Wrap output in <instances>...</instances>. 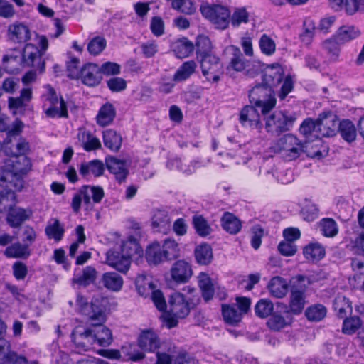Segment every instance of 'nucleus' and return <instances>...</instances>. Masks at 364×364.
<instances>
[{
    "mask_svg": "<svg viewBox=\"0 0 364 364\" xmlns=\"http://www.w3.org/2000/svg\"><path fill=\"white\" fill-rule=\"evenodd\" d=\"M106 300L98 295L94 296L90 304L82 296H78L77 303L82 314L87 316L91 326H76L72 333V341L78 353L87 351L93 346L108 347L113 341L112 331L102 323L106 321Z\"/></svg>",
    "mask_w": 364,
    "mask_h": 364,
    "instance_id": "nucleus-1",
    "label": "nucleus"
},
{
    "mask_svg": "<svg viewBox=\"0 0 364 364\" xmlns=\"http://www.w3.org/2000/svg\"><path fill=\"white\" fill-rule=\"evenodd\" d=\"M263 81L265 85H256L250 91L249 98L250 102L260 109L262 114L265 115L276 105L272 87L282 85L278 91V97L284 100L292 91L294 82L291 75L284 78L283 68L279 64L272 65L267 68Z\"/></svg>",
    "mask_w": 364,
    "mask_h": 364,
    "instance_id": "nucleus-2",
    "label": "nucleus"
},
{
    "mask_svg": "<svg viewBox=\"0 0 364 364\" xmlns=\"http://www.w3.org/2000/svg\"><path fill=\"white\" fill-rule=\"evenodd\" d=\"M141 237V230L137 225L134 235L130 234L126 240L121 243V254L119 252L110 250L107 252V264L122 273H126L131 264L132 258H141L143 250L139 243Z\"/></svg>",
    "mask_w": 364,
    "mask_h": 364,
    "instance_id": "nucleus-3",
    "label": "nucleus"
},
{
    "mask_svg": "<svg viewBox=\"0 0 364 364\" xmlns=\"http://www.w3.org/2000/svg\"><path fill=\"white\" fill-rule=\"evenodd\" d=\"M6 161V171L0 177L9 188H14L15 191H20L23 188V176L31 169V161L26 156H10Z\"/></svg>",
    "mask_w": 364,
    "mask_h": 364,
    "instance_id": "nucleus-4",
    "label": "nucleus"
},
{
    "mask_svg": "<svg viewBox=\"0 0 364 364\" xmlns=\"http://www.w3.org/2000/svg\"><path fill=\"white\" fill-rule=\"evenodd\" d=\"M178 244L171 239L163 242H154L147 246L145 257L149 264H159L176 258L179 254Z\"/></svg>",
    "mask_w": 364,
    "mask_h": 364,
    "instance_id": "nucleus-5",
    "label": "nucleus"
},
{
    "mask_svg": "<svg viewBox=\"0 0 364 364\" xmlns=\"http://www.w3.org/2000/svg\"><path fill=\"white\" fill-rule=\"evenodd\" d=\"M45 92L41 96L42 108L47 117L67 118L68 116L67 105L60 96L58 97L55 90L50 85L44 86Z\"/></svg>",
    "mask_w": 364,
    "mask_h": 364,
    "instance_id": "nucleus-6",
    "label": "nucleus"
},
{
    "mask_svg": "<svg viewBox=\"0 0 364 364\" xmlns=\"http://www.w3.org/2000/svg\"><path fill=\"white\" fill-rule=\"evenodd\" d=\"M272 149L285 160L292 161L299 157L304 152L305 145L296 136L288 134L279 138L272 145Z\"/></svg>",
    "mask_w": 364,
    "mask_h": 364,
    "instance_id": "nucleus-7",
    "label": "nucleus"
},
{
    "mask_svg": "<svg viewBox=\"0 0 364 364\" xmlns=\"http://www.w3.org/2000/svg\"><path fill=\"white\" fill-rule=\"evenodd\" d=\"M227 52L230 55L227 67L228 70L244 72L251 77H253L260 70L259 62L247 60L238 47L230 46L227 48Z\"/></svg>",
    "mask_w": 364,
    "mask_h": 364,
    "instance_id": "nucleus-8",
    "label": "nucleus"
},
{
    "mask_svg": "<svg viewBox=\"0 0 364 364\" xmlns=\"http://www.w3.org/2000/svg\"><path fill=\"white\" fill-rule=\"evenodd\" d=\"M188 300L181 292H174L171 295L168 300V314L166 316V325L169 328L177 325L178 318H183L189 314Z\"/></svg>",
    "mask_w": 364,
    "mask_h": 364,
    "instance_id": "nucleus-9",
    "label": "nucleus"
},
{
    "mask_svg": "<svg viewBox=\"0 0 364 364\" xmlns=\"http://www.w3.org/2000/svg\"><path fill=\"white\" fill-rule=\"evenodd\" d=\"M264 116L265 129L267 132L272 134H279L282 132L289 130L296 118L292 115L276 111L270 114Z\"/></svg>",
    "mask_w": 364,
    "mask_h": 364,
    "instance_id": "nucleus-10",
    "label": "nucleus"
},
{
    "mask_svg": "<svg viewBox=\"0 0 364 364\" xmlns=\"http://www.w3.org/2000/svg\"><path fill=\"white\" fill-rule=\"evenodd\" d=\"M202 15L214 23L217 28H226L230 23V11L226 6L219 4H205L200 6Z\"/></svg>",
    "mask_w": 364,
    "mask_h": 364,
    "instance_id": "nucleus-11",
    "label": "nucleus"
},
{
    "mask_svg": "<svg viewBox=\"0 0 364 364\" xmlns=\"http://www.w3.org/2000/svg\"><path fill=\"white\" fill-rule=\"evenodd\" d=\"M200 63L203 75L210 82H218L223 73L220 58L213 53L203 58H197Z\"/></svg>",
    "mask_w": 364,
    "mask_h": 364,
    "instance_id": "nucleus-12",
    "label": "nucleus"
},
{
    "mask_svg": "<svg viewBox=\"0 0 364 364\" xmlns=\"http://www.w3.org/2000/svg\"><path fill=\"white\" fill-rule=\"evenodd\" d=\"M36 42L40 48L33 43H27L22 53V63L26 66H35V63L41 61V57L48 48V43L46 36H36Z\"/></svg>",
    "mask_w": 364,
    "mask_h": 364,
    "instance_id": "nucleus-13",
    "label": "nucleus"
},
{
    "mask_svg": "<svg viewBox=\"0 0 364 364\" xmlns=\"http://www.w3.org/2000/svg\"><path fill=\"white\" fill-rule=\"evenodd\" d=\"M292 318L287 309V306L283 304L277 305V310L271 314L267 324L269 328L274 331H279L291 323Z\"/></svg>",
    "mask_w": 364,
    "mask_h": 364,
    "instance_id": "nucleus-14",
    "label": "nucleus"
},
{
    "mask_svg": "<svg viewBox=\"0 0 364 364\" xmlns=\"http://www.w3.org/2000/svg\"><path fill=\"white\" fill-rule=\"evenodd\" d=\"M139 347L144 351L154 353L162 348L165 343H161L157 333L153 330L143 331L137 339Z\"/></svg>",
    "mask_w": 364,
    "mask_h": 364,
    "instance_id": "nucleus-15",
    "label": "nucleus"
},
{
    "mask_svg": "<svg viewBox=\"0 0 364 364\" xmlns=\"http://www.w3.org/2000/svg\"><path fill=\"white\" fill-rule=\"evenodd\" d=\"M170 274L174 282L177 284L186 283L193 275L191 264L184 259L177 260L173 264Z\"/></svg>",
    "mask_w": 364,
    "mask_h": 364,
    "instance_id": "nucleus-16",
    "label": "nucleus"
},
{
    "mask_svg": "<svg viewBox=\"0 0 364 364\" xmlns=\"http://www.w3.org/2000/svg\"><path fill=\"white\" fill-rule=\"evenodd\" d=\"M318 123L321 137L333 136L339 125L337 116L331 112L321 114Z\"/></svg>",
    "mask_w": 364,
    "mask_h": 364,
    "instance_id": "nucleus-17",
    "label": "nucleus"
},
{
    "mask_svg": "<svg viewBox=\"0 0 364 364\" xmlns=\"http://www.w3.org/2000/svg\"><path fill=\"white\" fill-rule=\"evenodd\" d=\"M256 108L255 105H247L240 111V122L244 127L262 129V124L260 121V116Z\"/></svg>",
    "mask_w": 364,
    "mask_h": 364,
    "instance_id": "nucleus-18",
    "label": "nucleus"
},
{
    "mask_svg": "<svg viewBox=\"0 0 364 364\" xmlns=\"http://www.w3.org/2000/svg\"><path fill=\"white\" fill-rule=\"evenodd\" d=\"M8 38L14 43H24L27 42L31 36L28 26L21 22H15L8 27Z\"/></svg>",
    "mask_w": 364,
    "mask_h": 364,
    "instance_id": "nucleus-19",
    "label": "nucleus"
},
{
    "mask_svg": "<svg viewBox=\"0 0 364 364\" xmlns=\"http://www.w3.org/2000/svg\"><path fill=\"white\" fill-rule=\"evenodd\" d=\"M8 341H1L0 344V364H28V359L17 353L11 350Z\"/></svg>",
    "mask_w": 364,
    "mask_h": 364,
    "instance_id": "nucleus-20",
    "label": "nucleus"
},
{
    "mask_svg": "<svg viewBox=\"0 0 364 364\" xmlns=\"http://www.w3.org/2000/svg\"><path fill=\"white\" fill-rule=\"evenodd\" d=\"M328 4L333 10H343L350 16L364 10V0H328Z\"/></svg>",
    "mask_w": 364,
    "mask_h": 364,
    "instance_id": "nucleus-21",
    "label": "nucleus"
},
{
    "mask_svg": "<svg viewBox=\"0 0 364 364\" xmlns=\"http://www.w3.org/2000/svg\"><path fill=\"white\" fill-rule=\"evenodd\" d=\"M33 215L31 208L12 207L9 210L6 221L11 228H18Z\"/></svg>",
    "mask_w": 364,
    "mask_h": 364,
    "instance_id": "nucleus-22",
    "label": "nucleus"
},
{
    "mask_svg": "<svg viewBox=\"0 0 364 364\" xmlns=\"http://www.w3.org/2000/svg\"><path fill=\"white\" fill-rule=\"evenodd\" d=\"M341 45V44L333 36L321 42V53L326 56L328 62L336 63L339 61Z\"/></svg>",
    "mask_w": 364,
    "mask_h": 364,
    "instance_id": "nucleus-23",
    "label": "nucleus"
},
{
    "mask_svg": "<svg viewBox=\"0 0 364 364\" xmlns=\"http://www.w3.org/2000/svg\"><path fill=\"white\" fill-rule=\"evenodd\" d=\"M80 77L82 82L88 86L97 85L102 79L100 68L94 63L85 65L80 70Z\"/></svg>",
    "mask_w": 364,
    "mask_h": 364,
    "instance_id": "nucleus-24",
    "label": "nucleus"
},
{
    "mask_svg": "<svg viewBox=\"0 0 364 364\" xmlns=\"http://www.w3.org/2000/svg\"><path fill=\"white\" fill-rule=\"evenodd\" d=\"M106 165L109 171L115 176L119 183L125 180L128 174V167L124 161L110 157L107 159Z\"/></svg>",
    "mask_w": 364,
    "mask_h": 364,
    "instance_id": "nucleus-25",
    "label": "nucleus"
},
{
    "mask_svg": "<svg viewBox=\"0 0 364 364\" xmlns=\"http://www.w3.org/2000/svg\"><path fill=\"white\" fill-rule=\"evenodd\" d=\"M104 171V164L99 160H92L82 163L79 169L80 175L87 179L91 177H99L102 176Z\"/></svg>",
    "mask_w": 364,
    "mask_h": 364,
    "instance_id": "nucleus-26",
    "label": "nucleus"
},
{
    "mask_svg": "<svg viewBox=\"0 0 364 364\" xmlns=\"http://www.w3.org/2000/svg\"><path fill=\"white\" fill-rule=\"evenodd\" d=\"M304 289L293 287L291 290L289 301V313L299 314L301 313L306 304Z\"/></svg>",
    "mask_w": 364,
    "mask_h": 364,
    "instance_id": "nucleus-27",
    "label": "nucleus"
},
{
    "mask_svg": "<svg viewBox=\"0 0 364 364\" xmlns=\"http://www.w3.org/2000/svg\"><path fill=\"white\" fill-rule=\"evenodd\" d=\"M77 139L81 146L87 151L98 149L101 147L100 139L85 129H79Z\"/></svg>",
    "mask_w": 364,
    "mask_h": 364,
    "instance_id": "nucleus-28",
    "label": "nucleus"
},
{
    "mask_svg": "<svg viewBox=\"0 0 364 364\" xmlns=\"http://www.w3.org/2000/svg\"><path fill=\"white\" fill-rule=\"evenodd\" d=\"M360 35L358 28L346 25L341 26L333 36L343 45L357 38Z\"/></svg>",
    "mask_w": 364,
    "mask_h": 364,
    "instance_id": "nucleus-29",
    "label": "nucleus"
},
{
    "mask_svg": "<svg viewBox=\"0 0 364 364\" xmlns=\"http://www.w3.org/2000/svg\"><path fill=\"white\" fill-rule=\"evenodd\" d=\"M116 116L114 107L109 102L103 105L98 111L96 117L97 123L101 127L110 124Z\"/></svg>",
    "mask_w": 364,
    "mask_h": 364,
    "instance_id": "nucleus-30",
    "label": "nucleus"
},
{
    "mask_svg": "<svg viewBox=\"0 0 364 364\" xmlns=\"http://www.w3.org/2000/svg\"><path fill=\"white\" fill-rule=\"evenodd\" d=\"M267 287L272 296L280 299L286 296L289 286L284 278L274 277L270 280Z\"/></svg>",
    "mask_w": 364,
    "mask_h": 364,
    "instance_id": "nucleus-31",
    "label": "nucleus"
},
{
    "mask_svg": "<svg viewBox=\"0 0 364 364\" xmlns=\"http://www.w3.org/2000/svg\"><path fill=\"white\" fill-rule=\"evenodd\" d=\"M103 143L106 148L110 151L117 152L119 150L122 143L120 134L116 131L108 129L103 132Z\"/></svg>",
    "mask_w": 364,
    "mask_h": 364,
    "instance_id": "nucleus-32",
    "label": "nucleus"
},
{
    "mask_svg": "<svg viewBox=\"0 0 364 364\" xmlns=\"http://www.w3.org/2000/svg\"><path fill=\"white\" fill-rule=\"evenodd\" d=\"M170 218L165 210L155 211L152 218V227L159 232L166 233L170 228Z\"/></svg>",
    "mask_w": 364,
    "mask_h": 364,
    "instance_id": "nucleus-33",
    "label": "nucleus"
},
{
    "mask_svg": "<svg viewBox=\"0 0 364 364\" xmlns=\"http://www.w3.org/2000/svg\"><path fill=\"white\" fill-rule=\"evenodd\" d=\"M97 277V271L92 267L87 266L81 272H75L73 279L75 283L86 287L95 282Z\"/></svg>",
    "mask_w": 364,
    "mask_h": 364,
    "instance_id": "nucleus-34",
    "label": "nucleus"
},
{
    "mask_svg": "<svg viewBox=\"0 0 364 364\" xmlns=\"http://www.w3.org/2000/svg\"><path fill=\"white\" fill-rule=\"evenodd\" d=\"M102 283L107 289L117 292L122 289L124 280L116 272H106L102 275Z\"/></svg>",
    "mask_w": 364,
    "mask_h": 364,
    "instance_id": "nucleus-35",
    "label": "nucleus"
},
{
    "mask_svg": "<svg viewBox=\"0 0 364 364\" xmlns=\"http://www.w3.org/2000/svg\"><path fill=\"white\" fill-rule=\"evenodd\" d=\"M194 255L197 263L201 265L209 264L213 257L212 247L207 243L198 245L195 249Z\"/></svg>",
    "mask_w": 364,
    "mask_h": 364,
    "instance_id": "nucleus-36",
    "label": "nucleus"
},
{
    "mask_svg": "<svg viewBox=\"0 0 364 364\" xmlns=\"http://www.w3.org/2000/svg\"><path fill=\"white\" fill-rule=\"evenodd\" d=\"M197 68L194 60L184 62L175 73L173 80L179 82L188 80L196 71Z\"/></svg>",
    "mask_w": 364,
    "mask_h": 364,
    "instance_id": "nucleus-37",
    "label": "nucleus"
},
{
    "mask_svg": "<svg viewBox=\"0 0 364 364\" xmlns=\"http://www.w3.org/2000/svg\"><path fill=\"white\" fill-rule=\"evenodd\" d=\"M324 247L318 242H311L304 247V257L309 261H318L325 256Z\"/></svg>",
    "mask_w": 364,
    "mask_h": 364,
    "instance_id": "nucleus-38",
    "label": "nucleus"
},
{
    "mask_svg": "<svg viewBox=\"0 0 364 364\" xmlns=\"http://www.w3.org/2000/svg\"><path fill=\"white\" fill-rule=\"evenodd\" d=\"M81 190L84 195V203L87 205H90L91 200L98 203L104 197V191L100 186H84Z\"/></svg>",
    "mask_w": 364,
    "mask_h": 364,
    "instance_id": "nucleus-39",
    "label": "nucleus"
},
{
    "mask_svg": "<svg viewBox=\"0 0 364 364\" xmlns=\"http://www.w3.org/2000/svg\"><path fill=\"white\" fill-rule=\"evenodd\" d=\"M4 255L9 258L26 259L31 255V250L27 245L16 242L6 247Z\"/></svg>",
    "mask_w": 364,
    "mask_h": 364,
    "instance_id": "nucleus-40",
    "label": "nucleus"
},
{
    "mask_svg": "<svg viewBox=\"0 0 364 364\" xmlns=\"http://www.w3.org/2000/svg\"><path fill=\"white\" fill-rule=\"evenodd\" d=\"M221 222L223 229L230 234H237L241 230L242 224L240 220L229 212L223 214Z\"/></svg>",
    "mask_w": 364,
    "mask_h": 364,
    "instance_id": "nucleus-41",
    "label": "nucleus"
},
{
    "mask_svg": "<svg viewBox=\"0 0 364 364\" xmlns=\"http://www.w3.org/2000/svg\"><path fill=\"white\" fill-rule=\"evenodd\" d=\"M198 279L203 299L205 301H209L213 298L215 290L210 277L205 272H200L198 277Z\"/></svg>",
    "mask_w": 364,
    "mask_h": 364,
    "instance_id": "nucleus-42",
    "label": "nucleus"
},
{
    "mask_svg": "<svg viewBox=\"0 0 364 364\" xmlns=\"http://www.w3.org/2000/svg\"><path fill=\"white\" fill-rule=\"evenodd\" d=\"M161 351L156 352V364H174V359L176 357V347L171 344L162 347Z\"/></svg>",
    "mask_w": 364,
    "mask_h": 364,
    "instance_id": "nucleus-43",
    "label": "nucleus"
},
{
    "mask_svg": "<svg viewBox=\"0 0 364 364\" xmlns=\"http://www.w3.org/2000/svg\"><path fill=\"white\" fill-rule=\"evenodd\" d=\"M193 50L194 46L193 43L186 38L177 41L173 46V50L178 58H184L189 56Z\"/></svg>",
    "mask_w": 364,
    "mask_h": 364,
    "instance_id": "nucleus-44",
    "label": "nucleus"
},
{
    "mask_svg": "<svg viewBox=\"0 0 364 364\" xmlns=\"http://www.w3.org/2000/svg\"><path fill=\"white\" fill-rule=\"evenodd\" d=\"M45 232L49 239H53L55 242H59L63 237L65 230L60 221L54 219L48 223Z\"/></svg>",
    "mask_w": 364,
    "mask_h": 364,
    "instance_id": "nucleus-45",
    "label": "nucleus"
},
{
    "mask_svg": "<svg viewBox=\"0 0 364 364\" xmlns=\"http://www.w3.org/2000/svg\"><path fill=\"white\" fill-rule=\"evenodd\" d=\"M338 132L341 137L348 142H352L356 138L357 132L355 127L353 123L348 119H344L340 122Z\"/></svg>",
    "mask_w": 364,
    "mask_h": 364,
    "instance_id": "nucleus-46",
    "label": "nucleus"
},
{
    "mask_svg": "<svg viewBox=\"0 0 364 364\" xmlns=\"http://www.w3.org/2000/svg\"><path fill=\"white\" fill-rule=\"evenodd\" d=\"M122 354L123 361L138 362L145 357L144 353L137 349L134 344L130 343L122 347Z\"/></svg>",
    "mask_w": 364,
    "mask_h": 364,
    "instance_id": "nucleus-47",
    "label": "nucleus"
},
{
    "mask_svg": "<svg viewBox=\"0 0 364 364\" xmlns=\"http://www.w3.org/2000/svg\"><path fill=\"white\" fill-rule=\"evenodd\" d=\"M135 285L138 293L144 297L148 296L154 289V285L151 278L141 274L137 276Z\"/></svg>",
    "mask_w": 364,
    "mask_h": 364,
    "instance_id": "nucleus-48",
    "label": "nucleus"
},
{
    "mask_svg": "<svg viewBox=\"0 0 364 364\" xmlns=\"http://www.w3.org/2000/svg\"><path fill=\"white\" fill-rule=\"evenodd\" d=\"M11 142L6 141L4 146V151L8 156H26L29 151V144L24 139H20L14 147L10 146Z\"/></svg>",
    "mask_w": 364,
    "mask_h": 364,
    "instance_id": "nucleus-49",
    "label": "nucleus"
},
{
    "mask_svg": "<svg viewBox=\"0 0 364 364\" xmlns=\"http://www.w3.org/2000/svg\"><path fill=\"white\" fill-rule=\"evenodd\" d=\"M196 58H203L213 53L210 38L205 36H199L196 40Z\"/></svg>",
    "mask_w": 364,
    "mask_h": 364,
    "instance_id": "nucleus-50",
    "label": "nucleus"
},
{
    "mask_svg": "<svg viewBox=\"0 0 364 364\" xmlns=\"http://www.w3.org/2000/svg\"><path fill=\"white\" fill-rule=\"evenodd\" d=\"M333 309L338 316L343 318L352 311L351 302L346 296L338 295L334 299Z\"/></svg>",
    "mask_w": 364,
    "mask_h": 364,
    "instance_id": "nucleus-51",
    "label": "nucleus"
},
{
    "mask_svg": "<svg viewBox=\"0 0 364 364\" xmlns=\"http://www.w3.org/2000/svg\"><path fill=\"white\" fill-rule=\"evenodd\" d=\"M318 119L316 121L311 119H307L302 122L299 130L306 138L311 136L320 138L321 135L318 132Z\"/></svg>",
    "mask_w": 364,
    "mask_h": 364,
    "instance_id": "nucleus-52",
    "label": "nucleus"
},
{
    "mask_svg": "<svg viewBox=\"0 0 364 364\" xmlns=\"http://www.w3.org/2000/svg\"><path fill=\"white\" fill-rule=\"evenodd\" d=\"M171 8L186 15H191L196 11V6L193 0H168Z\"/></svg>",
    "mask_w": 364,
    "mask_h": 364,
    "instance_id": "nucleus-53",
    "label": "nucleus"
},
{
    "mask_svg": "<svg viewBox=\"0 0 364 364\" xmlns=\"http://www.w3.org/2000/svg\"><path fill=\"white\" fill-rule=\"evenodd\" d=\"M259 47L262 54L272 56L276 52V42L270 36L262 34L259 40Z\"/></svg>",
    "mask_w": 364,
    "mask_h": 364,
    "instance_id": "nucleus-54",
    "label": "nucleus"
},
{
    "mask_svg": "<svg viewBox=\"0 0 364 364\" xmlns=\"http://www.w3.org/2000/svg\"><path fill=\"white\" fill-rule=\"evenodd\" d=\"M326 308L322 304H314L308 307L305 315L309 321H320L326 316Z\"/></svg>",
    "mask_w": 364,
    "mask_h": 364,
    "instance_id": "nucleus-55",
    "label": "nucleus"
},
{
    "mask_svg": "<svg viewBox=\"0 0 364 364\" xmlns=\"http://www.w3.org/2000/svg\"><path fill=\"white\" fill-rule=\"evenodd\" d=\"M303 27L304 31L300 35L301 41L304 43L309 45L315 36L316 24L312 19L306 18L304 21Z\"/></svg>",
    "mask_w": 364,
    "mask_h": 364,
    "instance_id": "nucleus-56",
    "label": "nucleus"
},
{
    "mask_svg": "<svg viewBox=\"0 0 364 364\" xmlns=\"http://www.w3.org/2000/svg\"><path fill=\"white\" fill-rule=\"evenodd\" d=\"M222 313L224 320L230 324H235L241 321L242 314L236 310L234 306L223 304Z\"/></svg>",
    "mask_w": 364,
    "mask_h": 364,
    "instance_id": "nucleus-57",
    "label": "nucleus"
},
{
    "mask_svg": "<svg viewBox=\"0 0 364 364\" xmlns=\"http://www.w3.org/2000/svg\"><path fill=\"white\" fill-rule=\"evenodd\" d=\"M362 325L363 322L359 316H351L343 321L342 331L345 334L352 335L355 333Z\"/></svg>",
    "mask_w": 364,
    "mask_h": 364,
    "instance_id": "nucleus-58",
    "label": "nucleus"
},
{
    "mask_svg": "<svg viewBox=\"0 0 364 364\" xmlns=\"http://www.w3.org/2000/svg\"><path fill=\"white\" fill-rule=\"evenodd\" d=\"M273 309L272 302L267 299H260L255 307L256 315L260 318H267L273 313Z\"/></svg>",
    "mask_w": 364,
    "mask_h": 364,
    "instance_id": "nucleus-59",
    "label": "nucleus"
},
{
    "mask_svg": "<svg viewBox=\"0 0 364 364\" xmlns=\"http://www.w3.org/2000/svg\"><path fill=\"white\" fill-rule=\"evenodd\" d=\"M107 41L102 36L92 38L87 45V50L90 55H97L106 48Z\"/></svg>",
    "mask_w": 364,
    "mask_h": 364,
    "instance_id": "nucleus-60",
    "label": "nucleus"
},
{
    "mask_svg": "<svg viewBox=\"0 0 364 364\" xmlns=\"http://www.w3.org/2000/svg\"><path fill=\"white\" fill-rule=\"evenodd\" d=\"M249 20V14L245 7L236 8L231 16H230V23L234 26L237 27L241 23H246Z\"/></svg>",
    "mask_w": 364,
    "mask_h": 364,
    "instance_id": "nucleus-61",
    "label": "nucleus"
},
{
    "mask_svg": "<svg viewBox=\"0 0 364 364\" xmlns=\"http://www.w3.org/2000/svg\"><path fill=\"white\" fill-rule=\"evenodd\" d=\"M321 230L326 237H332L338 233V226L336 221L331 218H324L320 223Z\"/></svg>",
    "mask_w": 364,
    "mask_h": 364,
    "instance_id": "nucleus-62",
    "label": "nucleus"
},
{
    "mask_svg": "<svg viewBox=\"0 0 364 364\" xmlns=\"http://www.w3.org/2000/svg\"><path fill=\"white\" fill-rule=\"evenodd\" d=\"M193 223L199 235L204 237L210 234V228L201 215H195L193 218Z\"/></svg>",
    "mask_w": 364,
    "mask_h": 364,
    "instance_id": "nucleus-63",
    "label": "nucleus"
},
{
    "mask_svg": "<svg viewBox=\"0 0 364 364\" xmlns=\"http://www.w3.org/2000/svg\"><path fill=\"white\" fill-rule=\"evenodd\" d=\"M8 102L9 107L14 115L23 114L24 113L27 103H26L20 97H9Z\"/></svg>",
    "mask_w": 364,
    "mask_h": 364,
    "instance_id": "nucleus-64",
    "label": "nucleus"
}]
</instances>
